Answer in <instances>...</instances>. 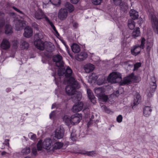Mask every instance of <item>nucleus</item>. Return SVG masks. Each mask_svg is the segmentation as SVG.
Segmentation results:
<instances>
[{"label":"nucleus","instance_id":"1","mask_svg":"<svg viewBox=\"0 0 158 158\" xmlns=\"http://www.w3.org/2000/svg\"><path fill=\"white\" fill-rule=\"evenodd\" d=\"M108 80L111 83H119L121 85H124L131 82L127 77H125L123 80H122L121 74L116 72H113L110 73L108 77Z\"/></svg>","mask_w":158,"mask_h":158},{"label":"nucleus","instance_id":"2","mask_svg":"<svg viewBox=\"0 0 158 158\" xmlns=\"http://www.w3.org/2000/svg\"><path fill=\"white\" fill-rule=\"evenodd\" d=\"M151 86L148 88L147 90V93L148 97L151 98L154 94L156 89V88L157 85L156 84V80L154 76H153L151 78Z\"/></svg>","mask_w":158,"mask_h":158},{"label":"nucleus","instance_id":"3","mask_svg":"<svg viewBox=\"0 0 158 158\" xmlns=\"http://www.w3.org/2000/svg\"><path fill=\"white\" fill-rule=\"evenodd\" d=\"M65 71L64 74L66 78L68 79L67 82L70 83H74L76 81L74 77L72 76L73 72L69 66H66L64 69Z\"/></svg>","mask_w":158,"mask_h":158},{"label":"nucleus","instance_id":"4","mask_svg":"<svg viewBox=\"0 0 158 158\" xmlns=\"http://www.w3.org/2000/svg\"><path fill=\"white\" fill-rule=\"evenodd\" d=\"M13 26L15 29L17 31L23 29L26 26V22L24 20H21L18 18H15L13 20Z\"/></svg>","mask_w":158,"mask_h":158},{"label":"nucleus","instance_id":"5","mask_svg":"<svg viewBox=\"0 0 158 158\" xmlns=\"http://www.w3.org/2000/svg\"><path fill=\"white\" fill-rule=\"evenodd\" d=\"M67 83L70 85H68L66 87L65 90L66 93L69 95H73L77 88V82L75 81L74 83Z\"/></svg>","mask_w":158,"mask_h":158},{"label":"nucleus","instance_id":"6","mask_svg":"<svg viewBox=\"0 0 158 158\" xmlns=\"http://www.w3.org/2000/svg\"><path fill=\"white\" fill-rule=\"evenodd\" d=\"M62 56L60 54H57L53 56L52 60L56 63V66L59 68H62L64 66V62L62 60Z\"/></svg>","mask_w":158,"mask_h":158},{"label":"nucleus","instance_id":"7","mask_svg":"<svg viewBox=\"0 0 158 158\" xmlns=\"http://www.w3.org/2000/svg\"><path fill=\"white\" fill-rule=\"evenodd\" d=\"M151 19L152 27L154 32L158 34V19L156 16L152 15Z\"/></svg>","mask_w":158,"mask_h":158},{"label":"nucleus","instance_id":"8","mask_svg":"<svg viewBox=\"0 0 158 158\" xmlns=\"http://www.w3.org/2000/svg\"><path fill=\"white\" fill-rule=\"evenodd\" d=\"M68 14V12L66 8H61L58 12V17L60 20H64L67 17Z\"/></svg>","mask_w":158,"mask_h":158},{"label":"nucleus","instance_id":"9","mask_svg":"<svg viewBox=\"0 0 158 158\" xmlns=\"http://www.w3.org/2000/svg\"><path fill=\"white\" fill-rule=\"evenodd\" d=\"M43 148L47 150H51V148L53 146L52 140L49 138L46 139L43 143Z\"/></svg>","mask_w":158,"mask_h":158},{"label":"nucleus","instance_id":"10","mask_svg":"<svg viewBox=\"0 0 158 158\" xmlns=\"http://www.w3.org/2000/svg\"><path fill=\"white\" fill-rule=\"evenodd\" d=\"M82 118V115L81 114L76 113L71 116V119L73 122V125L76 123H78Z\"/></svg>","mask_w":158,"mask_h":158},{"label":"nucleus","instance_id":"11","mask_svg":"<svg viewBox=\"0 0 158 158\" xmlns=\"http://www.w3.org/2000/svg\"><path fill=\"white\" fill-rule=\"evenodd\" d=\"M83 107V103L82 102H78L73 105L72 110L74 112H78L82 109Z\"/></svg>","mask_w":158,"mask_h":158},{"label":"nucleus","instance_id":"12","mask_svg":"<svg viewBox=\"0 0 158 158\" xmlns=\"http://www.w3.org/2000/svg\"><path fill=\"white\" fill-rule=\"evenodd\" d=\"M64 134V131L60 128H57L55 131V137L57 139L63 138Z\"/></svg>","mask_w":158,"mask_h":158},{"label":"nucleus","instance_id":"13","mask_svg":"<svg viewBox=\"0 0 158 158\" xmlns=\"http://www.w3.org/2000/svg\"><path fill=\"white\" fill-rule=\"evenodd\" d=\"M23 33L24 36L26 38H29L33 35V30L32 28L29 26H26L24 29Z\"/></svg>","mask_w":158,"mask_h":158},{"label":"nucleus","instance_id":"14","mask_svg":"<svg viewBox=\"0 0 158 158\" xmlns=\"http://www.w3.org/2000/svg\"><path fill=\"white\" fill-rule=\"evenodd\" d=\"M141 49L139 46L135 45L131 48V53L133 55L136 56L140 53Z\"/></svg>","mask_w":158,"mask_h":158},{"label":"nucleus","instance_id":"15","mask_svg":"<svg viewBox=\"0 0 158 158\" xmlns=\"http://www.w3.org/2000/svg\"><path fill=\"white\" fill-rule=\"evenodd\" d=\"M87 93L88 98L91 102L93 104L95 103L96 102V98L94 95L92 91L90 89H87Z\"/></svg>","mask_w":158,"mask_h":158},{"label":"nucleus","instance_id":"16","mask_svg":"<svg viewBox=\"0 0 158 158\" xmlns=\"http://www.w3.org/2000/svg\"><path fill=\"white\" fill-rule=\"evenodd\" d=\"M152 111L151 107L145 106L143 109V115L146 117H148L151 115Z\"/></svg>","mask_w":158,"mask_h":158},{"label":"nucleus","instance_id":"17","mask_svg":"<svg viewBox=\"0 0 158 158\" xmlns=\"http://www.w3.org/2000/svg\"><path fill=\"white\" fill-rule=\"evenodd\" d=\"M129 14L132 20L138 19L139 16L138 12L133 9L130 10Z\"/></svg>","mask_w":158,"mask_h":158},{"label":"nucleus","instance_id":"18","mask_svg":"<svg viewBox=\"0 0 158 158\" xmlns=\"http://www.w3.org/2000/svg\"><path fill=\"white\" fill-rule=\"evenodd\" d=\"M94 67L93 64L89 63L85 64L84 67V70L87 73L91 72L93 71Z\"/></svg>","mask_w":158,"mask_h":158},{"label":"nucleus","instance_id":"19","mask_svg":"<svg viewBox=\"0 0 158 158\" xmlns=\"http://www.w3.org/2000/svg\"><path fill=\"white\" fill-rule=\"evenodd\" d=\"M1 48L3 49L6 50L9 48L10 45L9 41L5 39H4L1 44Z\"/></svg>","mask_w":158,"mask_h":158},{"label":"nucleus","instance_id":"20","mask_svg":"<svg viewBox=\"0 0 158 158\" xmlns=\"http://www.w3.org/2000/svg\"><path fill=\"white\" fill-rule=\"evenodd\" d=\"M88 56L87 54L85 52H81L76 57V59L79 61H82L85 59Z\"/></svg>","mask_w":158,"mask_h":158},{"label":"nucleus","instance_id":"21","mask_svg":"<svg viewBox=\"0 0 158 158\" xmlns=\"http://www.w3.org/2000/svg\"><path fill=\"white\" fill-rule=\"evenodd\" d=\"M34 40L35 46L38 49H40V37L39 33H36L35 35Z\"/></svg>","mask_w":158,"mask_h":158},{"label":"nucleus","instance_id":"22","mask_svg":"<svg viewBox=\"0 0 158 158\" xmlns=\"http://www.w3.org/2000/svg\"><path fill=\"white\" fill-rule=\"evenodd\" d=\"M105 92V90L104 89L101 87H100L94 89L95 93L98 97L104 93Z\"/></svg>","mask_w":158,"mask_h":158},{"label":"nucleus","instance_id":"23","mask_svg":"<svg viewBox=\"0 0 158 158\" xmlns=\"http://www.w3.org/2000/svg\"><path fill=\"white\" fill-rule=\"evenodd\" d=\"M63 121L68 126L73 125V122L71 119V116L70 117L67 115H64L63 117Z\"/></svg>","mask_w":158,"mask_h":158},{"label":"nucleus","instance_id":"24","mask_svg":"<svg viewBox=\"0 0 158 158\" xmlns=\"http://www.w3.org/2000/svg\"><path fill=\"white\" fill-rule=\"evenodd\" d=\"M64 145V143L62 142H56L54 144L53 147L52 148L51 150L54 151L55 150L61 148Z\"/></svg>","mask_w":158,"mask_h":158},{"label":"nucleus","instance_id":"25","mask_svg":"<svg viewBox=\"0 0 158 158\" xmlns=\"http://www.w3.org/2000/svg\"><path fill=\"white\" fill-rule=\"evenodd\" d=\"M71 48L72 51L75 53L79 52L80 50V47L76 44H73L71 46Z\"/></svg>","mask_w":158,"mask_h":158},{"label":"nucleus","instance_id":"26","mask_svg":"<svg viewBox=\"0 0 158 158\" xmlns=\"http://www.w3.org/2000/svg\"><path fill=\"white\" fill-rule=\"evenodd\" d=\"M5 33L8 35L11 34L12 32V28L11 26L9 24H6L5 27Z\"/></svg>","mask_w":158,"mask_h":158},{"label":"nucleus","instance_id":"27","mask_svg":"<svg viewBox=\"0 0 158 158\" xmlns=\"http://www.w3.org/2000/svg\"><path fill=\"white\" fill-rule=\"evenodd\" d=\"M153 44V41L151 40L149 41L147 40V46L146 48V51L148 54H149L151 48L152 47Z\"/></svg>","mask_w":158,"mask_h":158},{"label":"nucleus","instance_id":"28","mask_svg":"<svg viewBox=\"0 0 158 158\" xmlns=\"http://www.w3.org/2000/svg\"><path fill=\"white\" fill-rule=\"evenodd\" d=\"M42 18H44L46 21L50 24L54 31L57 30L53 23L50 21L49 18L45 15H43Z\"/></svg>","mask_w":158,"mask_h":158},{"label":"nucleus","instance_id":"29","mask_svg":"<svg viewBox=\"0 0 158 158\" xmlns=\"http://www.w3.org/2000/svg\"><path fill=\"white\" fill-rule=\"evenodd\" d=\"M140 31L139 27H136L132 33V36L133 38H136L140 35Z\"/></svg>","mask_w":158,"mask_h":158},{"label":"nucleus","instance_id":"30","mask_svg":"<svg viewBox=\"0 0 158 158\" xmlns=\"http://www.w3.org/2000/svg\"><path fill=\"white\" fill-rule=\"evenodd\" d=\"M65 7L70 13L73 12L74 9V6L69 2H66L65 4Z\"/></svg>","mask_w":158,"mask_h":158},{"label":"nucleus","instance_id":"31","mask_svg":"<svg viewBox=\"0 0 158 158\" xmlns=\"http://www.w3.org/2000/svg\"><path fill=\"white\" fill-rule=\"evenodd\" d=\"M135 23L134 21L132 19H129L128 20L127 25L129 29H133L135 27Z\"/></svg>","mask_w":158,"mask_h":158},{"label":"nucleus","instance_id":"32","mask_svg":"<svg viewBox=\"0 0 158 158\" xmlns=\"http://www.w3.org/2000/svg\"><path fill=\"white\" fill-rule=\"evenodd\" d=\"M21 46L22 49H27L28 48L29 44L27 42L24 40H22L21 42Z\"/></svg>","mask_w":158,"mask_h":158},{"label":"nucleus","instance_id":"33","mask_svg":"<svg viewBox=\"0 0 158 158\" xmlns=\"http://www.w3.org/2000/svg\"><path fill=\"white\" fill-rule=\"evenodd\" d=\"M140 98V95L139 94H137L133 101V104L134 105L132 106V108L134 107L135 106L139 104Z\"/></svg>","mask_w":158,"mask_h":158},{"label":"nucleus","instance_id":"34","mask_svg":"<svg viewBox=\"0 0 158 158\" xmlns=\"http://www.w3.org/2000/svg\"><path fill=\"white\" fill-rule=\"evenodd\" d=\"M98 98L102 101L105 102H107L108 99V95L105 94L104 93L101 94Z\"/></svg>","mask_w":158,"mask_h":158},{"label":"nucleus","instance_id":"35","mask_svg":"<svg viewBox=\"0 0 158 158\" xmlns=\"http://www.w3.org/2000/svg\"><path fill=\"white\" fill-rule=\"evenodd\" d=\"M50 2L56 6H59L61 3L60 0H49Z\"/></svg>","mask_w":158,"mask_h":158},{"label":"nucleus","instance_id":"36","mask_svg":"<svg viewBox=\"0 0 158 158\" xmlns=\"http://www.w3.org/2000/svg\"><path fill=\"white\" fill-rule=\"evenodd\" d=\"M134 67L133 71H137L139 68L141 67L142 65V63L140 62H136L134 64Z\"/></svg>","mask_w":158,"mask_h":158},{"label":"nucleus","instance_id":"37","mask_svg":"<svg viewBox=\"0 0 158 158\" xmlns=\"http://www.w3.org/2000/svg\"><path fill=\"white\" fill-rule=\"evenodd\" d=\"M3 23L5 24V14L2 12H0V24Z\"/></svg>","mask_w":158,"mask_h":158},{"label":"nucleus","instance_id":"38","mask_svg":"<svg viewBox=\"0 0 158 158\" xmlns=\"http://www.w3.org/2000/svg\"><path fill=\"white\" fill-rule=\"evenodd\" d=\"M146 40L144 38H142L141 39V44L140 45H138L142 49H143L145 47Z\"/></svg>","mask_w":158,"mask_h":158},{"label":"nucleus","instance_id":"39","mask_svg":"<svg viewBox=\"0 0 158 158\" xmlns=\"http://www.w3.org/2000/svg\"><path fill=\"white\" fill-rule=\"evenodd\" d=\"M30 152V149L29 147H26L23 149L21 152L23 154H27Z\"/></svg>","mask_w":158,"mask_h":158},{"label":"nucleus","instance_id":"40","mask_svg":"<svg viewBox=\"0 0 158 158\" xmlns=\"http://www.w3.org/2000/svg\"><path fill=\"white\" fill-rule=\"evenodd\" d=\"M46 44V42H43L40 39V51L44 50L45 49Z\"/></svg>","mask_w":158,"mask_h":158},{"label":"nucleus","instance_id":"41","mask_svg":"<svg viewBox=\"0 0 158 158\" xmlns=\"http://www.w3.org/2000/svg\"><path fill=\"white\" fill-rule=\"evenodd\" d=\"M102 110H104L105 112L107 113H109L110 112V110L108 109L105 105H103L101 106Z\"/></svg>","mask_w":158,"mask_h":158},{"label":"nucleus","instance_id":"42","mask_svg":"<svg viewBox=\"0 0 158 158\" xmlns=\"http://www.w3.org/2000/svg\"><path fill=\"white\" fill-rule=\"evenodd\" d=\"M89 78L90 79H91V80H96L98 78V77L96 75V74L94 73H92V74L89 76Z\"/></svg>","mask_w":158,"mask_h":158},{"label":"nucleus","instance_id":"43","mask_svg":"<svg viewBox=\"0 0 158 158\" xmlns=\"http://www.w3.org/2000/svg\"><path fill=\"white\" fill-rule=\"evenodd\" d=\"M119 6H120L121 8L122 9L123 8L124 9H125L127 7V3L125 2H123L122 4L121 3V4Z\"/></svg>","mask_w":158,"mask_h":158},{"label":"nucleus","instance_id":"44","mask_svg":"<svg viewBox=\"0 0 158 158\" xmlns=\"http://www.w3.org/2000/svg\"><path fill=\"white\" fill-rule=\"evenodd\" d=\"M93 3L95 5H98L101 4L102 0H92Z\"/></svg>","mask_w":158,"mask_h":158},{"label":"nucleus","instance_id":"45","mask_svg":"<svg viewBox=\"0 0 158 158\" xmlns=\"http://www.w3.org/2000/svg\"><path fill=\"white\" fill-rule=\"evenodd\" d=\"M139 78L138 76L136 75L135 76L134 75L132 80L134 82L136 83L138 82L139 81Z\"/></svg>","mask_w":158,"mask_h":158},{"label":"nucleus","instance_id":"46","mask_svg":"<svg viewBox=\"0 0 158 158\" xmlns=\"http://www.w3.org/2000/svg\"><path fill=\"white\" fill-rule=\"evenodd\" d=\"M114 4L116 5H119L122 3V0H113Z\"/></svg>","mask_w":158,"mask_h":158},{"label":"nucleus","instance_id":"47","mask_svg":"<svg viewBox=\"0 0 158 158\" xmlns=\"http://www.w3.org/2000/svg\"><path fill=\"white\" fill-rule=\"evenodd\" d=\"M63 44L64 45L67 52L69 54V48L68 46L66 44V43L64 41H62Z\"/></svg>","mask_w":158,"mask_h":158},{"label":"nucleus","instance_id":"48","mask_svg":"<svg viewBox=\"0 0 158 158\" xmlns=\"http://www.w3.org/2000/svg\"><path fill=\"white\" fill-rule=\"evenodd\" d=\"M123 119V117L122 115H119L117 118L116 119L118 123H121Z\"/></svg>","mask_w":158,"mask_h":158},{"label":"nucleus","instance_id":"49","mask_svg":"<svg viewBox=\"0 0 158 158\" xmlns=\"http://www.w3.org/2000/svg\"><path fill=\"white\" fill-rule=\"evenodd\" d=\"M34 17L38 20L40 19V13L39 12H36L34 15Z\"/></svg>","mask_w":158,"mask_h":158},{"label":"nucleus","instance_id":"50","mask_svg":"<svg viewBox=\"0 0 158 158\" xmlns=\"http://www.w3.org/2000/svg\"><path fill=\"white\" fill-rule=\"evenodd\" d=\"M56 113L54 111H52L49 114V117L50 118H53L55 116Z\"/></svg>","mask_w":158,"mask_h":158},{"label":"nucleus","instance_id":"51","mask_svg":"<svg viewBox=\"0 0 158 158\" xmlns=\"http://www.w3.org/2000/svg\"><path fill=\"white\" fill-rule=\"evenodd\" d=\"M134 74L132 73L127 77V78L131 81V80H133Z\"/></svg>","mask_w":158,"mask_h":158},{"label":"nucleus","instance_id":"52","mask_svg":"<svg viewBox=\"0 0 158 158\" xmlns=\"http://www.w3.org/2000/svg\"><path fill=\"white\" fill-rule=\"evenodd\" d=\"M12 8L17 12L20 13V14H22L24 15V14L22 11H21V10H19V9H17V8L13 6Z\"/></svg>","mask_w":158,"mask_h":158},{"label":"nucleus","instance_id":"53","mask_svg":"<svg viewBox=\"0 0 158 158\" xmlns=\"http://www.w3.org/2000/svg\"><path fill=\"white\" fill-rule=\"evenodd\" d=\"M32 26L35 29H36L37 30H39V25H38L35 23H33L32 24Z\"/></svg>","mask_w":158,"mask_h":158},{"label":"nucleus","instance_id":"54","mask_svg":"<svg viewBox=\"0 0 158 158\" xmlns=\"http://www.w3.org/2000/svg\"><path fill=\"white\" fill-rule=\"evenodd\" d=\"M31 139L35 141H36L37 140L36 135L35 134H33L31 136Z\"/></svg>","mask_w":158,"mask_h":158},{"label":"nucleus","instance_id":"55","mask_svg":"<svg viewBox=\"0 0 158 158\" xmlns=\"http://www.w3.org/2000/svg\"><path fill=\"white\" fill-rule=\"evenodd\" d=\"M4 25L3 23L0 24V34L2 32L3 29V26Z\"/></svg>","mask_w":158,"mask_h":158},{"label":"nucleus","instance_id":"56","mask_svg":"<svg viewBox=\"0 0 158 158\" xmlns=\"http://www.w3.org/2000/svg\"><path fill=\"white\" fill-rule=\"evenodd\" d=\"M92 152H86L81 153V154H83L84 155L86 154V155H87L88 156H91V154L92 153Z\"/></svg>","mask_w":158,"mask_h":158},{"label":"nucleus","instance_id":"57","mask_svg":"<svg viewBox=\"0 0 158 158\" xmlns=\"http://www.w3.org/2000/svg\"><path fill=\"white\" fill-rule=\"evenodd\" d=\"M32 153L35 155L37 154V150L35 148H33L32 149Z\"/></svg>","mask_w":158,"mask_h":158},{"label":"nucleus","instance_id":"58","mask_svg":"<svg viewBox=\"0 0 158 158\" xmlns=\"http://www.w3.org/2000/svg\"><path fill=\"white\" fill-rule=\"evenodd\" d=\"M80 0H70L71 2L73 4H77Z\"/></svg>","mask_w":158,"mask_h":158},{"label":"nucleus","instance_id":"59","mask_svg":"<svg viewBox=\"0 0 158 158\" xmlns=\"http://www.w3.org/2000/svg\"><path fill=\"white\" fill-rule=\"evenodd\" d=\"M124 64L125 65H127V66H128V67H132V65L131 64H129V63H128V61H126L124 62Z\"/></svg>","mask_w":158,"mask_h":158},{"label":"nucleus","instance_id":"60","mask_svg":"<svg viewBox=\"0 0 158 158\" xmlns=\"http://www.w3.org/2000/svg\"><path fill=\"white\" fill-rule=\"evenodd\" d=\"M54 32L55 35L56 36L58 37L60 36V34L57 30L56 31H55Z\"/></svg>","mask_w":158,"mask_h":158},{"label":"nucleus","instance_id":"61","mask_svg":"<svg viewBox=\"0 0 158 158\" xmlns=\"http://www.w3.org/2000/svg\"><path fill=\"white\" fill-rule=\"evenodd\" d=\"M37 150L38 151H40V140L38 141L37 145Z\"/></svg>","mask_w":158,"mask_h":158},{"label":"nucleus","instance_id":"62","mask_svg":"<svg viewBox=\"0 0 158 158\" xmlns=\"http://www.w3.org/2000/svg\"><path fill=\"white\" fill-rule=\"evenodd\" d=\"M71 140H72L73 141H74L76 140L75 138L72 136V134H71Z\"/></svg>","mask_w":158,"mask_h":158},{"label":"nucleus","instance_id":"63","mask_svg":"<svg viewBox=\"0 0 158 158\" xmlns=\"http://www.w3.org/2000/svg\"><path fill=\"white\" fill-rule=\"evenodd\" d=\"M56 107V104L55 103L53 104L52 106V109H53L55 108Z\"/></svg>","mask_w":158,"mask_h":158},{"label":"nucleus","instance_id":"64","mask_svg":"<svg viewBox=\"0 0 158 158\" xmlns=\"http://www.w3.org/2000/svg\"><path fill=\"white\" fill-rule=\"evenodd\" d=\"M78 24L76 23H74L73 24V27H77Z\"/></svg>","mask_w":158,"mask_h":158}]
</instances>
